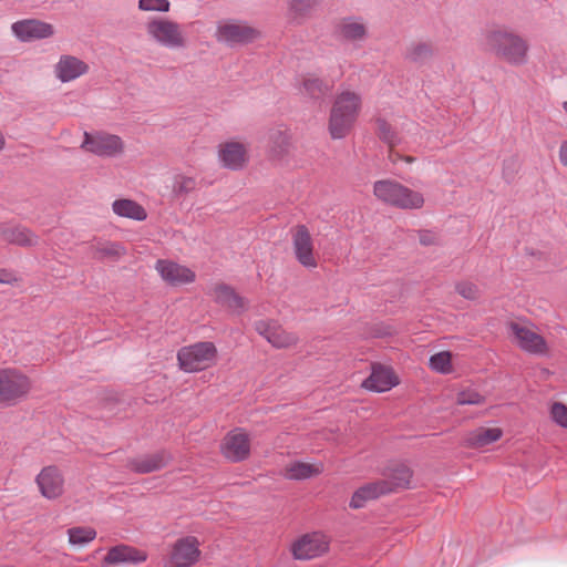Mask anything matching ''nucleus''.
I'll return each instance as SVG.
<instances>
[{"label": "nucleus", "mask_w": 567, "mask_h": 567, "mask_svg": "<svg viewBox=\"0 0 567 567\" xmlns=\"http://www.w3.org/2000/svg\"><path fill=\"white\" fill-rule=\"evenodd\" d=\"M362 110L361 94L343 90L337 94L329 117L328 130L332 138H343L353 128Z\"/></svg>", "instance_id": "nucleus-1"}, {"label": "nucleus", "mask_w": 567, "mask_h": 567, "mask_svg": "<svg viewBox=\"0 0 567 567\" xmlns=\"http://www.w3.org/2000/svg\"><path fill=\"white\" fill-rule=\"evenodd\" d=\"M485 44L497 58L512 65H523L527 62V41L507 28L488 30L485 33Z\"/></svg>", "instance_id": "nucleus-2"}, {"label": "nucleus", "mask_w": 567, "mask_h": 567, "mask_svg": "<svg viewBox=\"0 0 567 567\" xmlns=\"http://www.w3.org/2000/svg\"><path fill=\"white\" fill-rule=\"evenodd\" d=\"M373 194L383 204L405 210L420 209L425 202L422 193L394 179L377 181Z\"/></svg>", "instance_id": "nucleus-3"}, {"label": "nucleus", "mask_w": 567, "mask_h": 567, "mask_svg": "<svg viewBox=\"0 0 567 567\" xmlns=\"http://www.w3.org/2000/svg\"><path fill=\"white\" fill-rule=\"evenodd\" d=\"M217 348L210 341H200L182 347L177 352L179 368L185 372H198L215 364Z\"/></svg>", "instance_id": "nucleus-4"}, {"label": "nucleus", "mask_w": 567, "mask_h": 567, "mask_svg": "<svg viewBox=\"0 0 567 567\" xmlns=\"http://www.w3.org/2000/svg\"><path fill=\"white\" fill-rule=\"evenodd\" d=\"M148 37L162 47L179 49L186 47L187 39L182 25L168 18L150 19L145 25Z\"/></svg>", "instance_id": "nucleus-5"}, {"label": "nucleus", "mask_w": 567, "mask_h": 567, "mask_svg": "<svg viewBox=\"0 0 567 567\" xmlns=\"http://www.w3.org/2000/svg\"><path fill=\"white\" fill-rule=\"evenodd\" d=\"M202 556L200 542L187 535L176 539L163 560V567H193Z\"/></svg>", "instance_id": "nucleus-6"}, {"label": "nucleus", "mask_w": 567, "mask_h": 567, "mask_svg": "<svg viewBox=\"0 0 567 567\" xmlns=\"http://www.w3.org/2000/svg\"><path fill=\"white\" fill-rule=\"evenodd\" d=\"M31 390L30 379L18 369L0 370V403L14 405Z\"/></svg>", "instance_id": "nucleus-7"}, {"label": "nucleus", "mask_w": 567, "mask_h": 567, "mask_svg": "<svg viewBox=\"0 0 567 567\" xmlns=\"http://www.w3.org/2000/svg\"><path fill=\"white\" fill-rule=\"evenodd\" d=\"M81 148L97 156L114 157L123 152L124 144L122 138L114 134L85 132Z\"/></svg>", "instance_id": "nucleus-8"}, {"label": "nucleus", "mask_w": 567, "mask_h": 567, "mask_svg": "<svg viewBox=\"0 0 567 567\" xmlns=\"http://www.w3.org/2000/svg\"><path fill=\"white\" fill-rule=\"evenodd\" d=\"M250 436L240 427L229 431L220 443L221 455L230 462L237 463L250 455Z\"/></svg>", "instance_id": "nucleus-9"}, {"label": "nucleus", "mask_w": 567, "mask_h": 567, "mask_svg": "<svg viewBox=\"0 0 567 567\" xmlns=\"http://www.w3.org/2000/svg\"><path fill=\"white\" fill-rule=\"evenodd\" d=\"M511 334L514 342L524 351L535 354H543L547 350L545 339L526 323L511 322Z\"/></svg>", "instance_id": "nucleus-10"}, {"label": "nucleus", "mask_w": 567, "mask_h": 567, "mask_svg": "<svg viewBox=\"0 0 567 567\" xmlns=\"http://www.w3.org/2000/svg\"><path fill=\"white\" fill-rule=\"evenodd\" d=\"M35 483L41 495L47 499H56L64 493L65 480L55 465L44 466L37 475Z\"/></svg>", "instance_id": "nucleus-11"}, {"label": "nucleus", "mask_w": 567, "mask_h": 567, "mask_svg": "<svg viewBox=\"0 0 567 567\" xmlns=\"http://www.w3.org/2000/svg\"><path fill=\"white\" fill-rule=\"evenodd\" d=\"M259 31L243 22L219 23L216 31V39L219 42L229 44L252 42L259 37Z\"/></svg>", "instance_id": "nucleus-12"}, {"label": "nucleus", "mask_w": 567, "mask_h": 567, "mask_svg": "<svg viewBox=\"0 0 567 567\" xmlns=\"http://www.w3.org/2000/svg\"><path fill=\"white\" fill-rule=\"evenodd\" d=\"M155 269L162 279L171 286L192 284L196 279V274L190 268L167 259L157 260Z\"/></svg>", "instance_id": "nucleus-13"}, {"label": "nucleus", "mask_w": 567, "mask_h": 567, "mask_svg": "<svg viewBox=\"0 0 567 567\" xmlns=\"http://www.w3.org/2000/svg\"><path fill=\"white\" fill-rule=\"evenodd\" d=\"M256 331L275 348H288L297 343V336L286 331L274 320H259L255 323Z\"/></svg>", "instance_id": "nucleus-14"}, {"label": "nucleus", "mask_w": 567, "mask_h": 567, "mask_svg": "<svg viewBox=\"0 0 567 567\" xmlns=\"http://www.w3.org/2000/svg\"><path fill=\"white\" fill-rule=\"evenodd\" d=\"M146 559L147 553L145 550L121 544L113 546L107 550L103 559V566L109 567L111 565L120 564L137 565L144 563Z\"/></svg>", "instance_id": "nucleus-15"}, {"label": "nucleus", "mask_w": 567, "mask_h": 567, "mask_svg": "<svg viewBox=\"0 0 567 567\" xmlns=\"http://www.w3.org/2000/svg\"><path fill=\"white\" fill-rule=\"evenodd\" d=\"M213 300L235 312H241L246 308V300L240 297L233 287L224 282L214 284L207 292Z\"/></svg>", "instance_id": "nucleus-16"}, {"label": "nucleus", "mask_w": 567, "mask_h": 567, "mask_svg": "<svg viewBox=\"0 0 567 567\" xmlns=\"http://www.w3.org/2000/svg\"><path fill=\"white\" fill-rule=\"evenodd\" d=\"M293 248L298 261L305 267L317 266L313 255L312 239L306 226H297L293 229Z\"/></svg>", "instance_id": "nucleus-17"}, {"label": "nucleus", "mask_w": 567, "mask_h": 567, "mask_svg": "<svg viewBox=\"0 0 567 567\" xmlns=\"http://www.w3.org/2000/svg\"><path fill=\"white\" fill-rule=\"evenodd\" d=\"M219 158L223 165L229 169H241L248 162V152L245 144L229 141L219 145Z\"/></svg>", "instance_id": "nucleus-18"}, {"label": "nucleus", "mask_w": 567, "mask_h": 567, "mask_svg": "<svg viewBox=\"0 0 567 567\" xmlns=\"http://www.w3.org/2000/svg\"><path fill=\"white\" fill-rule=\"evenodd\" d=\"M13 33L22 41L49 38L53 34V27L39 20H22L12 24Z\"/></svg>", "instance_id": "nucleus-19"}, {"label": "nucleus", "mask_w": 567, "mask_h": 567, "mask_svg": "<svg viewBox=\"0 0 567 567\" xmlns=\"http://www.w3.org/2000/svg\"><path fill=\"white\" fill-rule=\"evenodd\" d=\"M399 383L393 370L383 365H373L370 377L363 381V388L375 392H385Z\"/></svg>", "instance_id": "nucleus-20"}, {"label": "nucleus", "mask_w": 567, "mask_h": 567, "mask_svg": "<svg viewBox=\"0 0 567 567\" xmlns=\"http://www.w3.org/2000/svg\"><path fill=\"white\" fill-rule=\"evenodd\" d=\"M0 240L22 247H30L37 244L38 237L25 227L11 224H0Z\"/></svg>", "instance_id": "nucleus-21"}, {"label": "nucleus", "mask_w": 567, "mask_h": 567, "mask_svg": "<svg viewBox=\"0 0 567 567\" xmlns=\"http://www.w3.org/2000/svg\"><path fill=\"white\" fill-rule=\"evenodd\" d=\"M169 458L171 456L165 451H161L130 460L127 468L138 474H146L161 470L167 464Z\"/></svg>", "instance_id": "nucleus-22"}, {"label": "nucleus", "mask_w": 567, "mask_h": 567, "mask_svg": "<svg viewBox=\"0 0 567 567\" xmlns=\"http://www.w3.org/2000/svg\"><path fill=\"white\" fill-rule=\"evenodd\" d=\"M89 70V65L72 55H62L55 66L56 76L62 82L72 81L82 74H85Z\"/></svg>", "instance_id": "nucleus-23"}, {"label": "nucleus", "mask_w": 567, "mask_h": 567, "mask_svg": "<svg viewBox=\"0 0 567 567\" xmlns=\"http://www.w3.org/2000/svg\"><path fill=\"white\" fill-rule=\"evenodd\" d=\"M503 436L499 427H478L468 432L464 437V444L471 449H483L498 441Z\"/></svg>", "instance_id": "nucleus-24"}, {"label": "nucleus", "mask_w": 567, "mask_h": 567, "mask_svg": "<svg viewBox=\"0 0 567 567\" xmlns=\"http://www.w3.org/2000/svg\"><path fill=\"white\" fill-rule=\"evenodd\" d=\"M291 554L295 559L307 560L319 554V536L317 533L305 534L291 545Z\"/></svg>", "instance_id": "nucleus-25"}, {"label": "nucleus", "mask_w": 567, "mask_h": 567, "mask_svg": "<svg viewBox=\"0 0 567 567\" xmlns=\"http://www.w3.org/2000/svg\"><path fill=\"white\" fill-rule=\"evenodd\" d=\"M392 491L386 481H379L360 487L352 496L350 506L352 508H361L368 499H373L380 495Z\"/></svg>", "instance_id": "nucleus-26"}, {"label": "nucleus", "mask_w": 567, "mask_h": 567, "mask_svg": "<svg viewBox=\"0 0 567 567\" xmlns=\"http://www.w3.org/2000/svg\"><path fill=\"white\" fill-rule=\"evenodd\" d=\"M112 210L123 218L144 221L147 218L146 209L137 202L130 198H120L113 202Z\"/></svg>", "instance_id": "nucleus-27"}, {"label": "nucleus", "mask_w": 567, "mask_h": 567, "mask_svg": "<svg viewBox=\"0 0 567 567\" xmlns=\"http://www.w3.org/2000/svg\"><path fill=\"white\" fill-rule=\"evenodd\" d=\"M338 32L346 40L360 41L367 35V27L361 18L349 17L340 22Z\"/></svg>", "instance_id": "nucleus-28"}, {"label": "nucleus", "mask_w": 567, "mask_h": 567, "mask_svg": "<svg viewBox=\"0 0 567 567\" xmlns=\"http://www.w3.org/2000/svg\"><path fill=\"white\" fill-rule=\"evenodd\" d=\"M318 472V467L315 464L295 461L286 465L282 470V476L291 481L307 480Z\"/></svg>", "instance_id": "nucleus-29"}, {"label": "nucleus", "mask_w": 567, "mask_h": 567, "mask_svg": "<svg viewBox=\"0 0 567 567\" xmlns=\"http://www.w3.org/2000/svg\"><path fill=\"white\" fill-rule=\"evenodd\" d=\"M377 134L390 146L389 157L392 162H395L401 156L393 150V147L398 144V135L392 128V126L384 118H377Z\"/></svg>", "instance_id": "nucleus-30"}, {"label": "nucleus", "mask_w": 567, "mask_h": 567, "mask_svg": "<svg viewBox=\"0 0 567 567\" xmlns=\"http://www.w3.org/2000/svg\"><path fill=\"white\" fill-rule=\"evenodd\" d=\"M270 158L280 159L288 152L289 135L286 130H274L270 132Z\"/></svg>", "instance_id": "nucleus-31"}, {"label": "nucleus", "mask_w": 567, "mask_h": 567, "mask_svg": "<svg viewBox=\"0 0 567 567\" xmlns=\"http://www.w3.org/2000/svg\"><path fill=\"white\" fill-rule=\"evenodd\" d=\"M317 0H288V14L292 21L300 22L315 10Z\"/></svg>", "instance_id": "nucleus-32"}, {"label": "nucleus", "mask_w": 567, "mask_h": 567, "mask_svg": "<svg viewBox=\"0 0 567 567\" xmlns=\"http://www.w3.org/2000/svg\"><path fill=\"white\" fill-rule=\"evenodd\" d=\"M69 543L82 546L91 543L96 537V530L89 526H76L68 529Z\"/></svg>", "instance_id": "nucleus-33"}, {"label": "nucleus", "mask_w": 567, "mask_h": 567, "mask_svg": "<svg viewBox=\"0 0 567 567\" xmlns=\"http://www.w3.org/2000/svg\"><path fill=\"white\" fill-rule=\"evenodd\" d=\"M391 482L389 485L393 488L408 487L412 477V471L405 464H396L389 474Z\"/></svg>", "instance_id": "nucleus-34"}, {"label": "nucleus", "mask_w": 567, "mask_h": 567, "mask_svg": "<svg viewBox=\"0 0 567 567\" xmlns=\"http://www.w3.org/2000/svg\"><path fill=\"white\" fill-rule=\"evenodd\" d=\"M319 92V78L316 73H307L301 76L299 93L309 99H317Z\"/></svg>", "instance_id": "nucleus-35"}, {"label": "nucleus", "mask_w": 567, "mask_h": 567, "mask_svg": "<svg viewBox=\"0 0 567 567\" xmlns=\"http://www.w3.org/2000/svg\"><path fill=\"white\" fill-rule=\"evenodd\" d=\"M433 54V48L431 43L417 42L413 43L406 51V58L413 62H422L427 60Z\"/></svg>", "instance_id": "nucleus-36"}, {"label": "nucleus", "mask_w": 567, "mask_h": 567, "mask_svg": "<svg viewBox=\"0 0 567 567\" xmlns=\"http://www.w3.org/2000/svg\"><path fill=\"white\" fill-rule=\"evenodd\" d=\"M451 359L452 355L450 352H439L430 358V367L436 372L450 373L452 371Z\"/></svg>", "instance_id": "nucleus-37"}, {"label": "nucleus", "mask_w": 567, "mask_h": 567, "mask_svg": "<svg viewBox=\"0 0 567 567\" xmlns=\"http://www.w3.org/2000/svg\"><path fill=\"white\" fill-rule=\"evenodd\" d=\"M197 186L195 177L177 175L174 181L173 190L176 194H188Z\"/></svg>", "instance_id": "nucleus-38"}, {"label": "nucleus", "mask_w": 567, "mask_h": 567, "mask_svg": "<svg viewBox=\"0 0 567 567\" xmlns=\"http://www.w3.org/2000/svg\"><path fill=\"white\" fill-rule=\"evenodd\" d=\"M138 9L142 11L168 12L171 3L168 0H140Z\"/></svg>", "instance_id": "nucleus-39"}, {"label": "nucleus", "mask_w": 567, "mask_h": 567, "mask_svg": "<svg viewBox=\"0 0 567 567\" xmlns=\"http://www.w3.org/2000/svg\"><path fill=\"white\" fill-rule=\"evenodd\" d=\"M456 401L461 405H464V404L478 405V404L484 403V396L481 395L476 390L466 389V390L461 391L457 394Z\"/></svg>", "instance_id": "nucleus-40"}, {"label": "nucleus", "mask_w": 567, "mask_h": 567, "mask_svg": "<svg viewBox=\"0 0 567 567\" xmlns=\"http://www.w3.org/2000/svg\"><path fill=\"white\" fill-rule=\"evenodd\" d=\"M553 420L560 426L567 429V406L560 402H555L550 409Z\"/></svg>", "instance_id": "nucleus-41"}, {"label": "nucleus", "mask_w": 567, "mask_h": 567, "mask_svg": "<svg viewBox=\"0 0 567 567\" xmlns=\"http://www.w3.org/2000/svg\"><path fill=\"white\" fill-rule=\"evenodd\" d=\"M456 291L464 298L474 300L478 297L480 291L475 284L470 281H461L456 285Z\"/></svg>", "instance_id": "nucleus-42"}, {"label": "nucleus", "mask_w": 567, "mask_h": 567, "mask_svg": "<svg viewBox=\"0 0 567 567\" xmlns=\"http://www.w3.org/2000/svg\"><path fill=\"white\" fill-rule=\"evenodd\" d=\"M419 238L424 246L435 245L439 240L437 235L431 230L420 231Z\"/></svg>", "instance_id": "nucleus-43"}, {"label": "nucleus", "mask_w": 567, "mask_h": 567, "mask_svg": "<svg viewBox=\"0 0 567 567\" xmlns=\"http://www.w3.org/2000/svg\"><path fill=\"white\" fill-rule=\"evenodd\" d=\"M122 250H123V248L116 244H112L102 249L104 255H110V256L120 255Z\"/></svg>", "instance_id": "nucleus-44"}, {"label": "nucleus", "mask_w": 567, "mask_h": 567, "mask_svg": "<svg viewBox=\"0 0 567 567\" xmlns=\"http://www.w3.org/2000/svg\"><path fill=\"white\" fill-rule=\"evenodd\" d=\"M559 161L564 166H567V140L560 144Z\"/></svg>", "instance_id": "nucleus-45"}, {"label": "nucleus", "mask_w": 567, "mask_h": 567, "mask_svg": "<svg viewBox=\"0 0 567 567\" xmlns=\"http://www.w3.org/2000/svg\"><path fill=\"white\" fill-rule=\"evenodd\" d=\"M11 275L7 270H0V282H10Z\"/></svg>", "instance_id": "nucleus-46"}, {"label": "nucleus", "mask_w": 567, "mask_h": 567, "mask_svg": "<svg viewBox=\"0 0 567 567\" xmlns=\"http://www.w3.org/2000/svg\"><path fill=\"white\" fill-rule=\"evenodd\" d=\"M402 158H403L405 162H408V163H412V162L414 161V157H412V156H404V157H402Z\"/></svg>", "instance_id": "nucleus-47"}, {"label": "nucleus", "mask_w": 567, "mask_h": 567, "mask_svg": "<svg viewBox=\"0 0 567 567\" xmlns=\"http://www.w3.org/2000/svg\"><path fill=\"white\" fill-rule=\"evenodd\" d=\"M563 110H564V112L567 115V101L563 103Z\"/></svg>", "instance_id": "nucleus-48"}, {"label": "nucleus", "mask_w": 567, "mask_h": 567, "mask_svg": "<svg viewBox=\"0 0 567 567\" xmlns=\"http://www.w3.org/2000/svg\"><path fill=\"white\" fill-rule=\"evenodd\" d=\"M320 544H321V553L323 551V546L326 545V542L323 540V538L321 537V540H320Z\"/></svg>", "instance_id": "nucleus-49"}]
</instances>
